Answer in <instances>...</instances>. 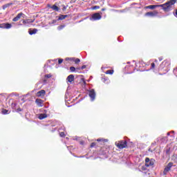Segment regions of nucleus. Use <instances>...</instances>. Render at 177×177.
I'll use <instances>...</instances> for the list:
<instances>
[{"mask_svg": "<svg viewBox=\"0 0 177 177\" xmlns=\"http://www.w3.org/2000/svg\"><path fill=\"white\" fill-rule=\"evenodd\" d=\"M23 16V13L20 12L19 13L17 17L13 18L12 21H18V20H20V18Z\"/></svg>", "mask_w": 177, "mask_h": 177, "instance_id": "f8f14e48", "label": "nucleus"}, {"mask_svg": "<svg viewBox=\"0 0 177 177\" xmlns=\"http://www.w3.org/2000/svg\"><path fill=\"white\" fill-rule=\"evenodd\" d=\"M96 9H100V6H95L94 7L92 8L93 10H96Z\"/></svg>", "mask_w": 177, "mask_h": 177, "instance_id": "b1692460", "label": "nucleus"}, {"mask_svg": "<svg viewBox=\"0 0 177 177\" xmlns=\"http://www.w3.org/2000/svg\"><path fill=\"white\" fill-rule=\"evenodd\" d=\"M145 16H147L148 17H156L158 16V11L153 10L152 12H148L145 13Z\"/></svg>", "mask_w": 177, "mask_h": 177, "instance_id": "39448f33", "label": "nucleus"}, {"mask_svg": "<svg viewBox=\"0 0 177 177\" xmlns=\"http://www.w3.org/2000/svg\"><path fill=\"white\" fill-rule=\"evenodd\" d=\"M66 9H67V8L65 6H64L63 10H66Z\"/></svg>", "mask_w": 177, "mask_h": 177, "instance_id": "f704fd0d", "label": "nucleus"}, {"mask_svg": "<svg viewBox=\"0 0 177 177\" xmlns=\"http://www.w3.org/2000/svg\"><path fill=\"white\" fill-rule=\"evenodd\" d=\"M103 81L105 84H109L110 82V80H109V79H106V78H104Z\"/></svg>", "mask_w": 177, "mask_h": 177, "instance_id": "393cba45", "label": "nucleus"}, {"mask_svg": "<svg viewBox=\"0 0 177 177\" xmlns=\"http://www.w3.org/2000/svg\"><path fill=\"white\" fill-rule=\"evenodd\" d=\"M154 160L149 158H146L145 159V167H153L154 165Z\"/></svg>", "mask_w": 177, "mask_h": 177, "instance_id": "20e7f679", "label": "nucleus"}, {"mask_svg": "<svg viewBox=\"0 0 177 177\" xmlns=\"http://www.w3.org/2000/svg\"><path fill=\"white\" fill-rule=\"evenodd\" d=\"M2 114H9V111H8L6 109H3Z\"/></svg>", "mask_w": 177, "mask_h": 177, "instance_id": "5701e85b", "label": "nucleus"}, {"mask_svg": "<svg viewBox=\"0 0 177 177\" xmlns=\"http://www.w3.org/2000/svg\"><path fill=\"white\" fill-rule=\"evenodd\" d=\"M35 102L37 103V106H39V107H42V103H43L42 100L37 99L35 100Z\"/></svg>", "mask_w": 177, "mask_h": 177, "instance_id": "2eb2a0df", "label": "nucleus"}, {"mask_svg": "<svg viewBox=\"0 0 177 177\" xmlns=\"http://www.w3.org/2000/svg\"><path fill=\"white\" fill-rule=\"evenodd\" d=\"M37 31H38V30H37V29H33L32 30H30L29 34H30V35H32L34 34H37Z\"/></svg>", "mask_w": 177, "mask_h": 177, "instance_id": "f3484780", "label": "nucleus"}, {"mask_svg": "<svg viewBox=\"0 0 177 177\" xmlns=\"http://www.w3.org/2000/svg\"><path fill=\"white\" fill-rule=\"evenodd\" d=\"M160 62H161V60H162V58H159Z\"/></svg>", "mask_w": 177, "mask_h": 177, "instance_id": "ea45409f", "label": "nucleus"}, {"mask_svg": "<svg viewBox=\"0 0 177 177\" xmlns=\"http://www.w3.org/2000/svg\"><path fill=\"white\" fill-rule=\"evenodd\" d=\"M104 10H106V8H102V12H104Z\"/></svg>", "mask_w": 177, "mask_h": 177, "instance_id": "4c0bfd02", "label": "nucleus"}, {"mask_svg": "<svg viewBox=\"0 0 177 177\" xmlns=\"http://www.w3.org/2000/svg\"><path fill=\"white\" fill-rule=\"evenodd\" d=\"M59 136H61V138H64V136H66L65 133H60Z\"/></svg>", "mask_w": 177, "mask_h": 177, "instance_id": "c756f323", "label": "nucleus"}, {"mask_svg": "<svg viewBox=\"0 0 177 177\" xmlns=\"http://www.w3.org/2000/svg\"><path fill=\"white\" fill-rule=\"evenodd\" d=\"M64 27H66L65 25H61V26L57 27V30H63V28H64Z\"/></svg>", "mask_w": 177, "mask_h": 177, "instance_id": "4be33fe9", "label": "nucleus"}, {"mask_svg": "<svg viewBox=\"0 0 177 177\" xmlns=\"http://www.w3.org/2000/svg\"><path fill=\"white\" fill-rule=\"evenodd\" d=\"M21 111V109L19 108L17 109V111Z\"/></svg>", "mask_w": 177, "mask_h": 177, "instance_id": "c9c22d12", "label": "nucleus"}, {"mask_svg": "<svg viewBox=\"0 0 177 177\" xmlns=\"http://www.w3.org/2000/svg\"><path fill=\"white\" fill-rule=\"evenodd\" d=\"M16 106V104H12V107H15Z\"/></svg>", "mask_w": 177, "mask_h": 177, "instance_id": "58836bf2", "label": "nucleus"}, {"mask_svg": "<svg viewBox=\"0 0 177 177\" xmlns=\"http://www.w3.org/2000/svg\"><path fill=\"white\" fill-rule=\"evenodd\" d=\"M115 145L118 149H125V147H127V141H117L115 142Z\"/></svg>", "mask_w": 177, "mask_h": 177, "instance_id": "f03ea898", "label": "nucleus"}, {"mask_svg": "<svg viewBox=\"0 0 177 177\" xmlns=\"http://www.w3.org/2000/svg\"><path fill=\"white\" fill-rule=\"evenodd\" d=\"M104 5V1H102V3H101V6H103Z\"/></svg>", "mask_w": 177, "mask_h": 177, "instance_id": "473e14b6", "label": "nucleus"}, {"mask_svg": "<svg viewBox=\"0 0 177 177\" xmlns=\"http://www.w3.org/2000/svg\"><path fill=\"white\" fill-rule=\"evenodd\" d=\"M58 63H59V64H62V63H63V59H58Z\"/></svg>", "mask_w": 177, "mask_h": 177, "instance_id": "bb28decb", "label": "nucleus"}, {"mask_svg": "<svg viewBox=\"0 0 177 177\" xmlns=\"http://www.w3.org/2000/svg\"><path fill=\"white\" fill-rule=\"evenodd\" d=\"M48 118V115L46 113H40L38 115L39 120H44Z\"/></svg>", "mask_w": 177, "mask_h": 177, "instance_id": "ddd939ff", "label": "nucleus"}, {"mask_svg": "<svg viewBox=\"0 0 177 177\" xmlns=\"http://www.w3.org/2000/svg\"><path fill=\"white\" fill-rule=\"evenodd\" d=\"M50 9H53V10H55V12H59L60 10V8L57 7L56 5H53V6H48Z\"/></svg>", "mask_w": 177, "mask_h": 177, "instance_id": "4468645a", "label": "nucleus"}, {"mask_svg": "<svg viewBox=\"0 0 177 177\" xmlns=\"http://www.w3.org/2000/svg\"><path fill=\"white\" fill-rule=\"evenodd\" d=\"M176 3V0H171L164 4L160 5H150L146 6V9H151V10L156 9V8H162L165 12H169L172 9V6Z\"/></svg>", "mask_w": 177, "mask_h": 177, "instance_id": "f257e3e1", "label": "nucleus"}, {"mask_svg": "<svg viewBox=\"0 0 177 177\" xmlns=\"http://www.w3.org/2000/svg\"><path fill=\"white\" fill-rule=\"evenodd\" d=\"M156 67V64L154 63L151 64V68H154Z\"/></svg>", "mask_w": 177, "mask_h": 177, "instance_id": "7c9ffc66", "label": "nucleus"}, {"mask_svg": "<svg viewBox=\"0 0 177 177\" xmlns=\"http://www.w3.org/2000/svg\"><path fill=\"white\" fill-rule=\"evenodd\" d=\"M67 16H68V15H59L58 20H64V19H66V17H67Z\"/></svg>", "mask_w": 177, "mask_h": 177, "instance_id": "6ab92c4d", "label": "nucleus"}, {"mask_svg": "<svg viewBox=\"0 0 177 177\" xmlns=\"http://www.w3.org/2000/svg\"><path fill=\"white\" fill-rule=\"evenodd\" d=\"M172 162H169L167 166L165 168V170L163 171V174L165 175H167V174H168V172H169V171H171V168H172Z\"/></svg>", "mask_w": 177, "mask_h": 177, "instance_id": "0eeeda50", "label": "nucleus"}, {"mask_svg": "<svg viewBox=\"0 0 177 177\" xmlns=\"http://www.w3.org/2000/svg\"><path fill=\"white\" fill-rule=\"evenodd\" d=\"M10 5H12V4L11 3H8V4H6V5L3 6V10H5V9H6V8H9V6H10Z\"/></svg>", "mask_w": 177, "mask_h": 177, "instance_id": "412c9836", "label": "nucleus"}, {"mask_svg": "<svg viewBox=\"0 0 177 177\" xmlns=\"http://www.w3.org/2000/svg\"><path fill=\"white\" fill-rule=\"evenodd\" d=\"M174 15H175L176 17H177V10H176V12H175Z\"/></svg>", "mask_w": 177, "mask_h": 177, "instance_id": "72a5a7b5", "label": "nucleus"}, {"mask_svg": "<svg viewBox=\"0 0 177 177\" xmlns=\"http://www.w3.org/2000/svg\"><path fill=\"white\" fill-rule=\"evenodd\" d=\"M86 68V66H85V65H83L82 67H81V70H84V68Z\"/></svg>", "mask_w": 177, "mask_h": 177, "instance_id": "2f4dec72", "label": "nucleus"}, {"mask_svg": "<svg viewBox=\"0 0 177 177\" xmlns=\"http://www.w3.org/2000/svg\"><path fill=\"white\" fill-rule=\"evenodd\" d=\"M52 77V75H50V74H48V75H45V77L46 78H50Z\"/></svg>", "mask_w": 177, "mask_h": 177, "instance_id": "cd10ccee", "label": "nucleus"}, {"mask_svg": "<svg viewBox=\"0 0 177 177\" xmlns=\"http://www.w3.org/2000/svg\"><path fill=\"white\" fill-rule=\"evenodd\" d=\"M66 61H68V60H71L72 62H75V63L76 64H78V63H80V62H81V60L80 59H75V58H74V57H71V58H69V57H67V58H66Z\"/></svg>", "mask_w": 177, "mask_h": 177, "instance_id": "1a4fd4ad", "label": "nucleus"}, {"mask_svg": "<svg viewBox=\"0 0 177 177\" xmlns=\"http://www.w3.org/2000/svg\"><path fill=\"white\" fill-rule=\"evenodd\" d=\"M0 28H6L7 30H9V28H12V24L6 23L1 24Z\"/></svg>", "mask_w": 177, "mask_h": 177, "instance_id": "6e6552de", "label": "nucleus"}, {"mask_svg": "<svg viewBox=\"0 0 177 177\" xmlns=\"http://www.w3.org/2000/svg\"><path fill=\"white\" fill-rule=\"evenodd\" d=\"M88 95L91 99V102H93V100H95V98L96 97V93L95 92V90L94 89L89 90Z\"/></svg>", "mask_w": 177, "mask_h": 177, "instance_id": "423d86ee", "label": "nucleus"}, {"mask_svg": "<svg viewBox=\"0 0 177 177\" xmlns=\"http://www.w3.org/2000/svg\"><path fill=\"white\" fill-rule=\"evenodd\" d=\"M97 142H102V143H105L106 142H109V140L104 138H98L97 139Z\"/></svg>", "mask_w": 177, "mask_h": 177, "instance_id": "a211bd4d", "label": "nucleus"}, {"mask_svg": "<svg viewBox=\"0 0 177 177\" xmlns=\"http://www.w3.org/2000/svg\"><path fill=\"white\" fill-rule=\"evenodd\" d=\"M70 70H71V71H72V72L73 73L74 71H75V67L71 66V67L70 68Z\"/></svg>", "mask_w": 177, "mask_h": 177, "instance_id": "a878e982", "label": "nucleus"}, {"mask_svg": "<svg viewBox=\"0 0 177 177\" xmlns=\"http://www.w3.org/2000/svg\"><path fill=\"white\" fill-rule=\"evenodd\" d=\"M46 93V92L45 91V90H41L40 91H38L37 93V96L38 97H41L42 96H45V94Z\"/></svg>", "mask_w": 177, "mask_h": 177, "instance_id": "9d476101", "label": "nucleus"}, {"mask_svg": "<svg viewBox=\"0 0 177 177\" xmlns=\"http://www.w3.org/2000/svg\"><path fill=\"white\" fill-rule=\"evenodd\" d=\"M102 15L103 13L102 12L94 13L91 15L90 20H93L94 21H96V20H100V19H102Z\"/></svg>", "mask_w": 177, "mask_h": 177, "instance_id": "7ed1b4c3", "label": "nucleus"}, {"mask_svg": "<svg viewBox=\"0 0 177 177\" xmlns=\"http://www.w3.org/2000/svg\"><path fill=\"white\" fill-rule=\"evenodd\" d=\"M95 146H96V143L92 142L91 145V147H95Z\"/></svg>", "mask_w": 177, "mask_h": 177, "instance_id": "c85d7f7f", "label": "nucleus"}, {"mask_svg": "<svg viewBox=\"0 0 177 177\" xmlns=\"http://www.w3.org/2000/svg\"><path fill=\"white\" fill-rule=\"evenodd\" d=\"M30 23H34V21L32 19H27V20H23V24H28Z\"/></svg>", "mask_w": 177, "mask_h": 177, "instance_id": "dca6fc26", "label": "nucleus"}, {"mask_svg": "<svg viewBox=\"0 0 177 177\" xmlns=\"http://www.w3.org/2000/svg\"><path fill=\"white\" fill-rule=\"evenodd\" d=\"M113 73H114V71L113 70H108L106 72V74H109L111 75H112V74H113Z\"/></svg>", "mask_w": 177, "mask_h": 177, "instance_id": "aec40b11", "label": "nucleus"}, {"mask_svg": "<svg viewBox=\"0 0 177 177\" xmlns=\"http://www.w3.org/2000/svg\"><path fill=\"white\" fill-rule=\"evenodd\" d=\"M56 21H56L55 19L53 20V24H55V23H56Z\"/></svg>", "mask_w": 177, "mask_h": 177, "instance_id": "e433bc0d", "label": "nucleus"}, {"mask_svg": "<svg viewBox=\"0 0 177 177\" xmlns=\"http://www.w3.org/2000/svg\"><path fill=\"white\" fill-rule=\"evenodd\" d=\"M66 81L67 82H70V84H71V82L74 81V75H68L66 78Z\"/></svg>", "mask_w": 177, "mask_h": 177, "instance_id": "9b49d317", "label": "nucleus"}]
</instances>
